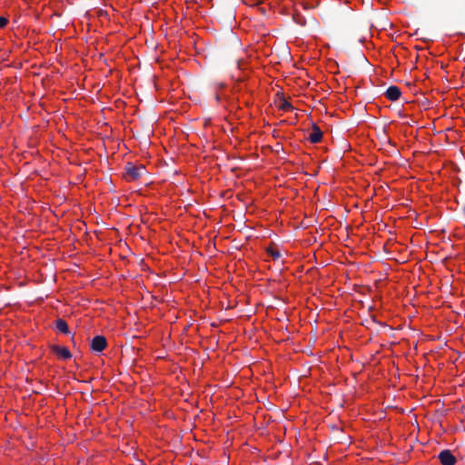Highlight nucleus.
Instances as JSON below:
<instances>
[{"instance_id": "f257e3e1", "label": "nucleus", "mask_w": 465, "mask_h": 465, "mask_svg": "<svg viewBox=\"0 0 465 465\" xmlns=\"http://www.w3.org/2000/svg\"><path fill=\"white\" fill-rule=\"evenodd\" d=\"M144 172L145 167L143 164L134 165L132 163H128L125 166V177L129 182L139 179Z\"/></svg>"}, {"instance_id": "f03ea898", "label": "nucleus", "mask_w": 465, "mask_h": 465, "mask_svg": "<svg viewBox=\"0 0 465 465\" xmlns=\"http://www.w3.org/2000/svg\"><path fill=\"white\" fill-rule=\"evenodd\" d=\"M91 350L94 352H102L107 347V341L103 335H96L90 343Z\"/></svg>"}, {"instance_id": "7ed1b4c3", "label": "nucleus", "mask_w": 465, "mask_h": 465, "mask_svg": "<svg viewBox=\"0 0 465 465\" xmlns=\"http://www.w3.org/2000/svg\"><path fill=\"white\" fill-rule=\"evenodd\" d=\"M438 459L442 465H455L457 462L456 457L450 450H441L438 455Z\"/></svg>"}, {"instance_id": "20e7f679", "label": "nucleus", "mask_w": 465, "mask_h": 465, "mask_svg": "<svg viewBox=\"0 0 465 465\" xmlns=\"http://www.w3.org/2000/svg\"><path fill=\"white\" fill-rule=\"evenodd\" d=\"M51 351L55 353L58 357L64 360L72 358L70 351L66 347H61L59 345L51 346Z\"/></svg>"}, {"instance_id": "39448f33", "label": "nucleus", "mask_w": 465, "mask_h": 465, "mask_svg": "<svg viewBox=\"0 0 465 465\" xmlns=\"http://www.w3.org/2000/svg\"><path fill=\"white\" fill-rule=\"evenodd\" d=\"M401 95V89L396 85H391L385 92V96L390 101H397Z\"/></svg>"}, {"instance_id": "423d86ee", "label": "nucleus", "mask_w": 465, "mask_h": 465, "mask_svg": "<svg viewBox=\"0 0 465 465\" xmlns=\"http://www.w3.org/2000/svg\"><path fill=\"white\" fill-rule=\"evenodd\" d=\"M322 138V132L316 124H313L312 133L309 134L308 140L312 143H317L321 142Z\"/></svg>"}, {"instance_id": "0eeeda50", "label": "nucleus", "mask_w": 465, "mask_h": 465, "mask_svg": "<svg viewBox=\"0 0 465 465\" xmlns=\"http://www.w3.org/2000/svg\"><path fill=\"white\" fill-rule=\"evenodd\" d=\"M54 324H55V329L64 333V334H68L70 331H69V328H68V325L66 323V322L61 318H58L55 322H54Z\"/></svg>"}, {"instance_id": "6e6552de", "label": "nucleus", "mask_w": 465, "mask_h": 465, "mask_svg": "<svg viewBox=\"0 0 465 465\" xmlns=\"http://www.w3.org/2000/svg\"><path fill=\"white\" fill-rule=\"evenodd\" d=\"M280 108L283 111H291L293 109L292 105L291 104L290 102H288L287 100L285 99H282L281 104H280Z\"/></svg>"}, {"instance_id": "1a4fd4ad", "label": "nucleus", "mask_w": 465, "mask_h": 465, "mask_svg": "<svg viewBox=\"0 0 465 465\" xmlns=\"http://www.w3.org/2000/svg\"><path fill=\"white\" fill-rule=\"evenodd\" d=\"M269 254L271 257H272L274 260L279 259L281 257V253L279 251L274 249H269L268 250Z\"/></svg>"}, {"instance_id": "9d476101", "label": "nucleus", "mask_w": 465, "mask_h": 465, "mask_svg": "<svg viewBox=\"0 0 465 465\" xmlns=\"http://www.w3.org/2000/svg\"><path fill=\"white\" fill-rule=\"evenodd\" d=\"M8 23V20L7 18L4 17V16H0V28H3L5 27Z\"/></svg>"}]
</instances>
